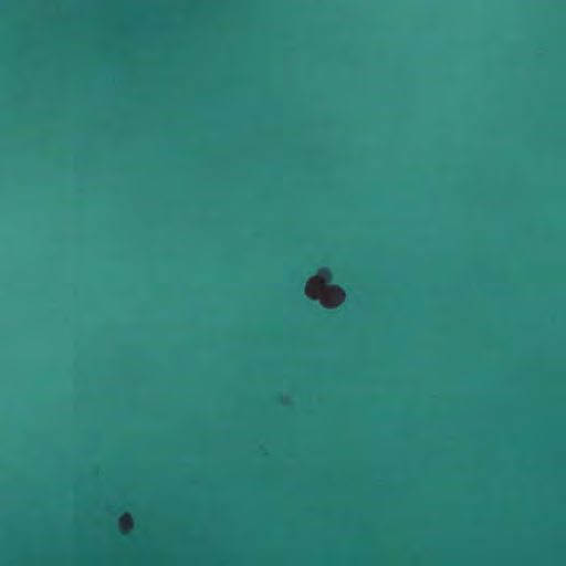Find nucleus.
<instances>
[{
	"label": "nucleus",
	"instance_id": "obj_3",
	"mask_svg": "<svg viewBox=\"0 0 566 566\" xmlns=\"http://www.w3.org/2000/svg\"><path fill=\"white\" fill-rule=\"evenodd\" d=\"M308 305H311L312 307H317V304H314V303H307Z\"/></svg>",
	"mask_w": 566,
	"mask_h": 566
},
{
	"label": "nucleus",
	"instance_id": "obj_2",
	"mask_svg": "<svg viewBox=\"0 0 566 566\" xmlns=\"http://www.w3.org/2000/svg\"><path fill=\"white\" fill-rule=\"evenodd\" d=\"M315 271H316L317 273H325V272H326V270H325V269H317V270L315 269Z\"/></svg>",
	"mask_w": 566,
	"mask_h": 566
},
{
	"label": "nucleus",
	"instance_id": "obj_1",
	"mask_svg": "<svg viewBox=\"0 0 566 566\" xmlns=\"http://www.w3.org/2000/svg\"><path fill=\"white\" fill-rule=\"evenodd\" d=\"M305 292H306V284H305V281H304V280H301V281H300V284H298V293H300L301 295H303Z\"/></svg>",
	"mask_w": 566,
	"mask_h": 566
}]
</instances>
